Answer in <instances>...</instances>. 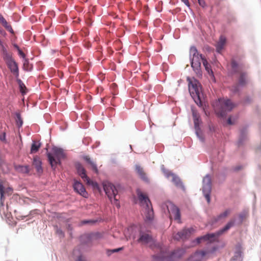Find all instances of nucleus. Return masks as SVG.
Listing matches in <instances>:
<instances>
[{"label":"nucleus","mask_w":261,"mask_h":261,"mask_svg":"<svg viewBox=\"0 0 261 261\" xmlns=\"http://www.w3.org/2000/svg\"><path fill=\"white\" fill-rule=\"evenodd\" d=\"M234 222V220H231L227 223L224 227L218 231L216 233L207 234L203 236L197 238L196 239L197 244H199L202 242L208 241L210 242H212L215 241L216 240V236L218 237L225 231L228 230L230 228L233 226Z\"/></svg>","instance_id":"obj_1"},{"label":"nucleus","mask_w":261,"mask_h":261,"mask_svg":"<svg viewBox=\"0 0 261 261\" xmlns=\"http://www.w3.org/2000/svg\"><path fill=\"white\" fill-rule=\"evenodd\" d=\"M47 155L49 162L54 169H55L57 165L60 164L61 160L65 157L63 150L61 148L57 147L53 149V154L47 153Z\"/></svg>","instance_id":"obj_2"},{"label":"nucleus","mask_w":261,"mask_h":261,"mask_svg":"<svg viewBox=\"0 0 261 261\" xmlns=\"http://www.w3.org/2000/svg\"><path fill=\"white\" fill-rule=\"evenodd\" d=\"M103 186L104 191L111 202L119 207L120 205L116 197L118 192L115 187L109 182H104Z\"/></svg>","instance_id":"obj_3"},{"label":"nucleus","mask_w":261,"mask_h":261,"mask_svg":"<svg viewBox=\"0 0 261 261\" xmlns=\"http://www.w3.org/2000/svg\"><path fill=\"white\" fill-rule=\"evenodd\" d=\"M189 82V90L191 96L193 98H197L201 103L200 95L201 92V88L198 81L194 78H187Z\"/></svg>","instance_id":"obj_4"},{"label":"nucleus","mask_w":261,"mask_h":261,"mask_svg":"<svg viewBox=\"0 0 261 261\" xmlns=\"http://www.w3.org/2000/svg\"><path fill=\"white\" fill-rule=\"evenodd\" d=\"M211 178L210 175H206L203 179L202 191L207 202L209 203L211 201L210 193L211 192Z\"/></svg>","instance_id":"obj_5"},{"label":"nucleus","mask_w":261,"mask_h":261,"mask_svg":"<svg viewBox=\"0 0 261 261\" xmlns=\"http://www.w3.org/2000/svg\"><path fill=\"white\" fill-rule=\"evenodd\" d=\"M220 110L219 112L220 115L223 117L227 112L230 111L234 107V105L229 99H220Z\"/></svg>","instance_id":"obj_6"},{"label":"nucleus","mask_w":261,"mask_h":261,"mask_svg":"<svg viewBox=\"0 0 261 261\" xmlns=\"http://www.w3.org/2000/svg\"><path fill=\"white\" fill-rule=\"evenodd\" d=\"M167 207L170 218L171 219L173 218L178 223H180V214L179 208L171 202L167 204Z\"/></svg>","instance_id":"obj_7"},{"label":"nucleus","mask_w":261,"mask_h":261,"mask_svg":"<svg viewBox=\"0 0 261 261\" xmlns=\"http://www.w3.org/2000/svg\"><path fill=\"white\" fill-rule=\"evenodd\" d=\"M76 169L79 175L87 185H91L93 187H96L97 186V184L96 182L90 180L87 176L85 168L81 164L77 163L76 164Z\"/></svg>","instance_id":"obj_8"},{"label":"nucleus","mask_w":261,"mask_h":261,"mask_svg":"<svg viewBox=\"0 0 261 261\" xmlns=\"http://www.w3.org/2000/svg\"><path fill=\"white\" fill-rule=\"evenodd\" d=\"M216 250V248H214L212 251L207 250L197 251L193 255L189 258V261H202L205 258L208 257L209 254L212 253Z\"/></svg>","instance_id":"obj_9"},{"label":"nucleus","mask_w":261,"mask_h":261,"mask_svg":"<svg viewBox=\"0 0 261 261\" xmlns=\"http://www.w3.org/2000/svg\"><path fill=\"white\" fill-rule=\"evenodd\" d=\"M137 194L140 204L145 208L151 206V203L146 194L142 193L140 190H137Z\"/></svg>","instance_id":"obj_10"},{"label":"nucleus","mask_w":261,"mask_h":261,"mask_svg":"<svg viewBox=\"0 0 261 261\" xmlns=\"http://www.w3.org/2000/svg\"><path fill=\"white\" fill-rule=\"evenodd\" d=\"M138 243L142 244H150V246L152 247V245L154 244V241L151 236L147 233L140 232V237L138 240Z\"/></svg>","instance_id":"obj_11"},{"label":"nucleus","mask_w":261,"mask_h":261,"mask_svg":"<svg viewBox=\"0 0 261 261\" xmlns=\"http://www.w3.org/2000/svg\"><path fill=\"white\" fill-rule=\"evenodd\" d=\"M195 230L193 228L184 229L181 231L178 232L174 236L175 240H184L189 238L190 235L194 232Z\"/></svg>","instance_id":"obj_12"},{"label":"nucleus","mask_w":261,"mask_h":261,"mask_svg":"<svg viewBox=\"0 0 261 261\" xmlns=\"http://www.w3.org/2000/svg\"><path fill=\"white\" fill-rule=\"evenodd\" d=\"M204 59L201 54L195 58L194 57L190 59L191 66L194 70L199 71L200 69L201 62H202Z\"/></svg>","instance_id":"obj_13"},{"label":"nucleus","mask_w":261,"mask_h":261,"mask_svg":"<svg viewBox=\"0 0 261 261\" xmlns=\"http://www.w3.org/2000/svg\"><path fill=\"white\" fill-rule=\"evenodd\" d=\"M73 188L77 193L83 196L84 197H88V194L81 182L75 181L73 184Z\"/></svg>","instance_id":"obj_14"},{"label":"nucleus","mask_w":261,"mask_h":261,"mask_svg":"<svg viewBox=\"0 0 261 261\" xmlns=\"http://www.w3.org/2000/svg\"><path fill=\"white\" fill-rule=\"evenodd\" d=\"M192 115L193 117L194 127L197 134L200 130V124L201 123L200 117L199 113L195 110L192 109Z\"/></svg>","instance_id":"obj_15"},{"label":"nucleus","mask_w":261,"mask_h":261,"mask_svg":"<svg viewBox=\"0 0 261 261\" xmlns=\"http://www.w3.org/2000/svg\"><path fill=\"white\" fill-rule=\"evenodd\" d=\"M164 173L167 177H172V181L176 186L179 187H182V182L178 177L169 171L164 170Z\"/></svg>","instance_id":"obj_16"},{"label":"nucleus","mask_w":261,"mask_h":261,"mask_svg":"<svg viewBox=\"0 0 261 261\" xmlns=\"http://www.w3.org/2000/svg\"><path fill=\"white\" fill-rule=\"evenodd\" d=\"M7 65L11 70V72H12L16 77H18L19 76V69L18 65L16 62L14 60H13L12 61H11L8 63Z\"/></svg>","instance_id":"obj_17"},{"label":"nucleus","mask_w":261,"mask_h":261,"mask_svg":"<svg viewBox=\"0 0 261 261\" xmlns=\"http://www.w3.org/2000/svg\"><path fill=\"white\" fill-rule=\"evenodd\" d=\"M135 171L137 173L139 177L144 181H148V179L146 174L144 172L143 168L138 165L135 166Z\"/></svg>","instance_id":"obj_18"},{"label":"nucleus","mask_w":261,"mask_h":261,"mask_svg":"<svg viewBox=\"0 0 261 261\" xmlns=\"http://www.w3.org/2000/svg\"><path fill=\"white\" fill-rule=\"evenodd\" d=\"M226 42V38L223 36L220 37L219 40L216 44L217 51L220 53L224 48Z\"/></svg>","instance_id":"obj_19"},{"label":"nucleus","mask_w":261,"mask_h":261,"mask_svg":"<svg viewBox=\"0 0 261 261\" xmlns=\"http://www.w3.org/2000/svg\"><path fill=\"white\" fill-rule=\"evenodd\" d=\"M153 211L152 206L145 208V218L146 221H151L153 218Z\"/></svg>","instance_id":"obj_20"},{"label":"nucleus","mask_w":261,"mask_h":261,"mask_svg":"<svg viewBox=\"0 0 261 261\" xmlns=\"http://www.w3.org/2000/svg\"><path fill=\"white\" fill-rule=\"evenodd\" d=\"M84 160L87 162V163L90 166L91 168L96 173H98V170L97 167L96 163L92 161L89 156H85L84 157Z\"/></svg>","instance_id":"obj_21"},{"label":"nucleus","mask_w":261,"mask_h":261,"mask_svg":"<svg viewBox=\"0 0 261 261\" xmlns=\"http://www.w3.org/2000/svg\"><path fill=\"white\" fill-rule=\"evenodd\" d=\"M33 165L39 174L42 172L43 170L41 167V162L38 158H35L34 159Z\"/></svg>","instance_id":"obj_22"},{"label":"nucleus","mask_w":261,"mask_h":261,"mask_svg":"<svg viewBox=\"0 0 261 261\" xmlns=\"http://www.w3.org/2000/svg\"><path fill=\"white\" fill-rule=\"evenodd\" d=\"M247 83V74L246 72H240L239 79V84L241 86H245Z\"/></svg>","instance_id":"obj_23"},{"label":"nucleus","mask_w":261,"mask_h":261,"mask_svg":"<svg viewBox=\"0 0 261 261\" xmlns=\"http://www.w3.org/2000/svg\"><path fill=\"white\" fill-rule=\"evenodd\" d=\"M0 22L2 24L7 30L8 31L12 33H13V30L11 27V26L8 24L6 20L4 18V17L0 14Z\"/></svg>","instance_id":"obj_24"},{"label":"nucleus","mask_w":261,"mask_h":261,"mask_svg":"<svg viewBox=\"0 0 261 261\" xmlns=\"http://www.w3.org/2000/svg\"><path fill=\"white\" fill-rule=\"evenodd\" d=\"M41 145V143L39 141H33L31 148V153L37 152Z\"/></svg>","instance_id":"obj_25"},{"label":"nucleus","mask_w":261,"mask_h":261,"mask_svg":"<svg viewBox=\"0 0 261 261\" xmlns=\"http://www.w3.org/2000/svg\"><path fill=\"white\" fill-rule=\"evenodd\" d=\"M230 213V210H226L224 212L219 215L216 218V221H218L221 220L225 219Z\"/></svg>","instance_id":"obj_26"},{"label":"nucleus","mask_w":261,"mask_h":261,"mask_svg":"<svg viewBox=\"0 0 261 261\" xmlns=\"http://www.w3.org/2000/svg\"><path fill=\"white\" fill-rule=\"evenodd\" d=\"M231 66L232 71L235 73L240 72L241 67L234 60H232L231 62Z\"/></svg>","instance_id":"obj_27"},{"label":"nucleus","mask_w":261,"mask_h":261,"mask_svg":"<svg viewBox=\"0 0 261 261\" xmlns=\"http://www.w3.org/2000/svg\"><path fill=\"white\" fill-rule=\"evenodd\" d=\"M23 68L24 70L30 71L33 68L32 64H30L28 59H25L23 63Z\"/></svg>","instance_id":"obj_28"},{"label":"nucleus","mask_w":261,"mask_h":261,"mask_svg":"<svg viewBox=\"0 0 261 261\" xmlns=\"http://www.w3.org/2000/svg\"><path fill=\"white\" fill-rule=\"evenodd\" d=\"M199 54L197 51V48L195 46H191L190 49V59L199 56Z\"/></svg>","instance_id":"obj_29"},{"label":"nucleus","mask_w":261,"mask_h":261,"mask_svg":"<svg viewBox=\"0 0 261 261\" xmlns=\"http://www.w3.org/2000/svg\"><path fill=\"white\" fill-rule=\"evenodd\" d=\"M17 170L23 173H28L30 171L29 166L28 165L18 166L17 167Z\"/></svg>","instance_id":"obj_30"},{"label":"nucleus","mask_w":261,"mask_h":261,"mask_svg":"<svg viewBox=\"0 0 261 261\" xmlns=\"http://www.w3.org/2000/svg\"><path fill=\"white\" fill-rule=\"evenodd\" d=\"M202 64L205 67V70L207 71L209 74H213L212 70L211 68L210 65L208 63L207 61L205 59H203Z\"/></svg>","instance_id":"obj_31"},{"label":"nucleus","mask_w":261,"mask_h":261,"mask_svg":"<svg viewBox=\"0 0 261 261\" xmlns=\"http://www.w3.org/2000/svg\"><path fill=\"white\" fill-rule=\"evenodd\" d=\"M4 50V59L5 61L6 64L10 62L11 61H12L13 59L12 58V56L8 53L6 50Z\"/></svg>","instance_id":"obj_32"},{"label":"nucleus","mask_w":261,"mask_h":261,"mask_svg":"<svg viewBox=\"0 0 261 261\" xmlns=\"http://www.w3.org/2000/svg\"><path fill=\"white\" fill-rule=\"evenodd\" d=\"M167 255L165 254L160 255H154L155 259L159 261H168Z\"/></svg>","instance_id":"obj_33"},{"label":"nucleus","mask_w":261,"mask_h":261,"mask_svg":"<svg viewBox=\"0 0 261 261\" xmlns=\"http://www.w3.org/2000/svg\"><path fill=\"white\" fill-rule=\"evenodd\" d=\"M18 83H19V88H20V92L22 94L25 93V91H24V90H25L27 89L25 86L21 82V81L20 80L18 81Z\"/></svg>","instance_id":"obj_34"},{"label":"nucleus","mask_w":261,"mask_h":261,"mask_svg":"<svg viewBox=\"0 0 261 261\" xmlns=\"http://www.w3.org/2000/svg\"><path fill=\"white\" fill-rule=\"evenodd\" d=\"M16 123L18 127H20L22 125L23 121L19 114H16Z\"/></svg>","instance_id":"obj_35"},{"label":"nucleus","mask_w":261,"mask_h":261,"mask_svg":"<svg viewBox=\"0 0 261 261\" xmlns=\"http://www.w3.org/2000/svg\"><path fill=\"white\" fill-rule=\"evenodd\" d=\"M4 186L3 185L0 183V194H1V200L2 201L3 197L4 195Z\"/></svg>","instance_id":"obj_36"},{"label":"nucleus","mask_w":261,"mask_h":261,"mask_svg":"<svg viewBox=\"0 0 261 261\" xmlns=\"http://www.w3.org/2000/svg\"><path fill=\"white\" fill-rule=\"evenodd\" d=\"M56 233L60 237H64V233L62 231V230L60 229L57 228L56 229Z\"/></svg>","instance_id":"obj_37"},{"label":"nucleus","mask_w":261,"mask_h":261,"mask_svg":"<svg viewBox=\"0 0 261 261\" xmlns=\"http://www.w3.org/2000/svg\"><path fill=\"white\" fill-rule=\"evenodd\" d=\"M18 54L19 55L22 57V58L25 59V55L24 53L20 49L18 50Z\"/></svg>","instance_id":"obj_38"},{"label":"nucleus","mask_w":261,"mask_h":261,"mask_svg":"<svg viewBox=\"0 0 261 261\" xmlns=\"http://www.w3.org/2000/svg\"><path fill=\"white\" fill-rule=\"evenodd\" d=\"M199 4L202 6L204 7L205 6V2L203 0H198Z\"/></svg>","instance_id":"obj_39"},{"label":"nucleus","mask_w":261,"mask_h":261,"mask_svg":"<svg viewBox=\"0 0 261 261\" xmlns=\"http://www.w3.org/2000/svg\"><path fill=\"white\" fill-rule=\"evenodd\" d=\"M186 6L189 7L190 3L188 0H181Z\"/></svg>","instance_id":"obj_40"},{"label":"nucleus","mask_w":261,"mask_h":261,"mask_svg":"<svg viewBox=\"0 0 261 261\" xmlns=\"http://www.w3.org/2000/svg\"><path fill=\"white\" fill-rule=\"evenodd\" d=\"M227 123L228 124L231 125L233 124L234 123L231 121V119L230 118H229L227 120Z\"/></svg>","instance_id":"obj_41"},{"label":"nucleus","mask_w":261,"mask_h":261,"mask_svg":"<svg viewBox=\"0 0 261 261\" xmlns=\"http://www.w3.org/2000/svg\"><path fill=\"white\" fill-rule=\"evenodd\" d=\"M122 248H118V249H116L113 250L112 251V252H118V251H119V250H122Z\"/></svg>","instance_id":"obj_42"},{"label":"nucleus","mask_w":261,"mask_h":261,"mask_svg":"<svg viewBox=\"0 0 261 261\" xmlns=\"http://www.w3.org/2000/svg\"><path fill=\"white\" fill-rule=\"evenodd\" d=\"M0 140L4 141L5 140V133H4V136L3 137H0Z\"/></svg>","instance_id":"obj_43"},{"label":"nucleus","mask_w":261,"mask_h":261,"mask_svg":"<svg viewBox=\"0 0 261 261\" xmlns=\"http://www.w3.org/2000/svg\"><path fill=\"white\" fill-rule=\"evenodd\" d=\"M234 92H236L238 91V87L236 86L234 87V89L233 90Z\"/></svg>","instance_id":"obj_44"},{"label":"nucleus","mask_w":261,"mask_h":261,"mask_svg":"<svg viewBox=\"0 0 261 261\" xmlns=\"http://www.w3.org/2000/svg\"><path fill=\"white\" fill-rule=\"evenodd\" d=\"M89 221H83L82 222V224H87L88 223H89Z\"/></svg>","instance_id":"obj_45"},{"label":"nucleus","mask_w":261,"mask_h":261,"mask_svg":"<svg viewBox=\"0 0 261 261\" xmlns=\"http://www.w3.org/2000/svg\"><path fill=\"white\" fill-rule=\"evenodd\" d=\"M14 47L18 50L19 49H20L19 47H18V46L16 44H14Z\"/></svg>","instance_id":"obj_46"},{"label":"nucleus","mask_w":261,"mask_h":261,"mask_svg":"<svg viewBox=\"0 0 261 261\" xmlns=\"http://www.w3.org/2000/svg\"><path fill=\"white\" fill-rule=\"evenodd\" d=\"M8 190H9V191H10V192H12V188H9L8 189Z\"/></svg>","instance_id":"obj_47"},{"label":"nucleus","mask_w":261,"mask_h":261,"mask_svg":"<svg viewBox=\"0 0 261 261\" xmlns=\"http://www.w3.org/2000/svg\"><path fill=\"white\" fill-rule=\"evenodd\" d=\"M133 230H134V229L133 228H130L128 229V231H129V230L133 231Z\"/></svg>","instance_id":"obj_48"},{"label":"nucleus","mask_w":261,"mask_h":261,"mask_svg":"<svg viewBox=\"0 0 261 261\" xmlns=\"http://www.w3.org/2000/svg\"><path fill=\"white\" fill-rule=\"evenodd\" d=\"M195 102H196V103H197V105H198V102H197V101H196L195 100Z\"/></svg>","instance_id":"obj_49"},{"label":"nucleus","mask_w":261,"mask_h":261,"mask_svg":"<svg viewBox=\"0 0 261 261\" xmlns=\"http://www.w3.org/2000/svg\"><path fill=\"white\" fill-rule=\"evenodd\" d=\"M174 255V253L171 255L172 256H173Z\"/></svg>","instance_id":"obj_50"},{"label":"nucleus","mask_w":261,"mask_h":261,"mask_svg":"<svg viewBox=\"0 0 261 261\" xmlns=\"http://www.w3.org/2000/svg\"><path fill=\"white\" fill-rule=\"evenodd\" d=\"M133 238L134 239H135V237H134V236H133Z\"/></svg>","instance_id":"obj_51"}]
</instances>
